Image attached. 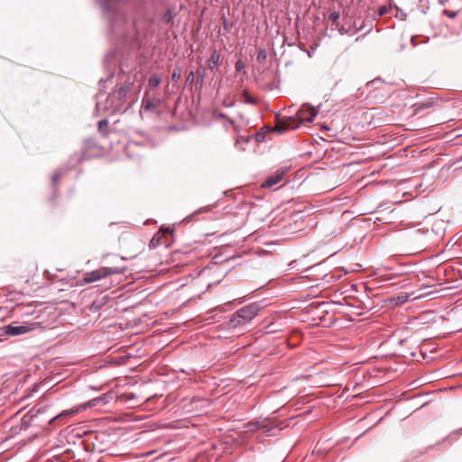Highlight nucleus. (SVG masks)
Segmentation results:
<instances>
[{"label": "nucleus", "mask_w": 462, "mask_h": 462, "mask_svg": "<svg viewBox=\"0 0 462 462\" xmlns=\"http://www.w3.org/2000/svg\"><path fill=\"white\" fill-rule=\"evenodd\" d=\"M333 304H341L339 301H332Z\"/></svg>", "instance_id": "obj_41"}, {"label": "nucleus", "mask_w": 462, "mask_h": 462, "mask_svg": "<svg viewBox=\"0 0 462 462\" xmlns=\"http://www.w3.org/2000/svg\"><path fill=\"white\" fill-rule=\"evenodd\" d=\"M44 273H46L47 278H48L49 280H51V281H52V280H53V279H52V277H51V275L50 274L49 271H45Z\"/></svg>", "instance_id": "obj_35"}, {"label": "nucleus", "mask_w": 462, "mask_h": 462, "mask_svg": "<svg viewBox=\"0 0 462 462\" xmlns=\"http://www.w3.org/2000/svg\"><path fill=\"white\" fill-rule=\"evenodd\" d=\"M331 29H336L341 35L349 34L353 35L356 31H353L351 28H346L345 25L339 24V23H336L334 26L331 27Z\"/></svg>", "instance_id": "obj_14"}, {"label": "nucleus", "mask_w": 462, "mask_h": 462, "mask_svg": "<svg viewBox=\"0 0 462 462\" xmlns=\"http://www.w3.org/2000/svg\"><path fill=\"white\" fill-rule=\"evenodd\" d=\"M103 15L107 19L108 27L111 32L118 35L125 31L127 20L121 10L124 0H96Z\"/></svg>", "instance_id": "obj_3"}, {"label": "nucleus", "mask_w": 462, "mask_h": 462, "mask_svg": "<svg viewBox=\"0 0 462 462\" xmlns=\"http://www.w3.org/2000/svg\"><path fill=\"white\" fill-rule=\"evenodd\" d=\"M264 139H265V133H263V132L259 131L254 135V140L256 143H262L264 141Z\"/></svg>", "instance_id": "obj_25"}, {"label": "nucleus", "mask_w": 462, "mask_h": 462, "mask_svg": "<svg viewBox=\"0 0 462 462\" xmlns=\"http://www.w3.org/2000/svg\"><path fill=\"white\" fill-rule=\"evenodd\" d=\"M76 411H77L68 410L60 414H55L51 411L48 401L42 399L31 409V426H37L45 430L49 425L54 424L64 417L74 414Z\"/></svg>", "instance_id": "obj_2"}, {"label": "nucleus", "mask_w": 462, "mask_h": 462, "mask_svg": "<svg viewBox=\"0 0 462 462\" xmlns=\"http://www.w3.org/2000/svg\"><path fill=\"white\" fill-rule=\"evenodd\" d=\"M162 22L166 24H171L173 23V15L171 9H167L166 12L163 14Z\"/></svg>", "instance_id": "obj_17"}, {"label": "nucleus", "mask_w": 462, "mask_h": 462, "mask_svg": "<svg viewBox=\"0 0 462 462\" xmlns=\"http://www.w3.org/2000/svg\"><path fill=\"white\" fill-rule=\"evenodd\" d=\"M339 16L340 14L337 11H334L329 14L328 20L332 22V26H334V24L337 23V21L338 20Z\"/></svg>", "instance_id": "obj_24"}, {"label": "nucleus", "mask_w": 462, "mask_h": 462, "mask_svg": "<svg viewBox=\"0 0 462 462\" xmlns=\"http://www.w3.org/2000/svg\"><path fill=\"white\" fill-rule=\"evenodd\" d=\"M204 82V76L200 72H197V78H196V84L199 86V88H202Z\"/></svg>", "instance_id": "obj_27"}, {"label": "nucleus", "mask_w": 462, "mask_h": 462, "mask_svg": "<svg viewBox=\"0 0 462 462\" xmlns=\"http://www.w3.org/2000/svg\"><path fill=\"white\" fill-rule=\"evenodd\" d=\"M162 230L163 232H168V233L172 232V230L171 229V227L162 228Z\"/></svg>", "instance_id": "obj_36"}, {"label": "nucleus", "mask_w": 462, "mask_h": 462, "mask_svg": "<svg viewBox=\"0 0 462 462\" xmlns=\"http://www.w3.org/2000/svg\"><path fill=\"white\" fill-rule=\"evenodd\" d=\"M4 334L6 336H19L29 332V326L18 325L16 322H13L10 325L2 328Z\"/></svg>", "instance_id": "obj_8"}, {"label": "nucleus", "mask_w": 462, "mask_h": 462, "mask_svg": "<svg viewBox=\"0 0 462 462\" xmlns=\"http://www.w3.org/2000/svg\"><path fill=\"white\" fill-rule=\"evenodd\" d=\"M84 159H85V156H84V153H83V152H81V153H79V154L75 153V154L73 155V157L70 159V162H71V163H74V162H76V163H78V162H81L82 161H84Z\"/></svg>", "instance_id": "obj_23"}, {"label": "nucleus", "mask_w": 462, "mask_h": 462, "mask_svg": "<svg viewBox=\"0 0 462 462\" xmlns=\"http://www.w3.org/2000/svg\"><path fill=\"white\" fill-rule=\"evenodd\" d=\"M411 297V294L408 292H400L396 296H393L390 299V302L395 306H401L406 303Z\"/></svg>", "instance_id": "obj_11"}, {"label": "nucleus", "mask_w": 462, "mask_h": 462, "mask_svg": "<svg viewBox=\"0 0 462 462\" xmlns=\"http://www.w3.org/2000/svg\"><path fill=\"white\" fill-rule=\"evenodd\" d=\"M245 427L246 430H248V431H255L260 429H263L264 425L260 421H251V422L245 424Z\"/></svg>", "instance_id": "obj_16"}, {"label": "nucleus", "mask_w": 462, "mask_h": 462, "mask_svg": "<svg viewBox=\"0 0 462 462\" xmlns=\"http://www.w3.org/2000/svg\"><path fill=\"white\" fill-rule=\"evenodd\" d=\"M101 306H102V302H100L99 300H95L91 305V310H97L100 309Z\"/></svg>", "instance_id": "obj_32"}, {"label": "nucleus", "mask_w": 462, "mask_h": 462, "mask_svg": "<svg viewBox=\"0 0 462 462\" xmlns=\"http://www.w3.org/2000/svg\"><path fill=\"white\" fill-rule=\"evenodd\" d=\"M251 139H252V136H250V135H248V136H243V135L238 136L236 141V147H237L241 151H245V145L247 143H249Z\"/></svg>", "instance_id": "obj_13"}, {"label": "nucleus", "mask_w": 462, "mask_h": 462, "mask_svg": "<svg viewBox=\"0 0 462 462\" xmlns=\"http://www.w3.org/2000/svg\"><path fill=\"white\" fill-rule=\"evenodd\" d=\"M194 81V72L190 71L186 78V84H192Z\"/></svg>", "instance_id": "obj_31"}, {"label": "nucleus", "mask_w": 462, "mask_h": 462, "mask_svg": "<svg viewBox=\"0 0 462 462\" xmlns=\"http://www.w3.org/2000/svg\"><path fill=\"white\" fill-rule=\"evenodd\" d=\"M236 71L240 72L245 68V64L243 60H238L235 64Z\"/></svg>", "instance_id": "obj_26"}, {"label": "nucleus", "mask_w": 462, "mask_h": 462, "mask_svg": "<svg viewBox=\"0 0 462 462\" xmlns=\"http://www.w3.org/2000/svg\"><path fill=\"white\" fill-rule=\"evenodd\" d=\"M208 208H201L200 209H199L197 212H195L194 214L189 216L188 217H186V221L187 222H189L191 220H193V217H194V215L195 214H198V213H200V212H208Z\"/></svg>", "instance_id": "obj_30"}, {"label": "nucleus", "mask_w": 462, "mask_h": 462, "mask_svg": "<svg viewBox=\"0 0 462 462\" xmlns=\"http://www.w3.org/2000/svg\"><path fill=\"white\" fill-rule=\"evenodd\" d=\"M108 120L102 119L98 122V130L103 134H107Z\"/></svg>", "instance_id": "obj_18"}, {"label": "nucleus", "mask_w": 462, "mask_h": 462, "mask_svg": "<svg viewBox=\"0 0 462 462\" xmlns=\"http://www.w3.org/2000/svg\"><path fill=\"white\" fill-rule=\"evenodd\" d=\"M153 241H154V238H152V239L151 240V242H150V246H154L155 242H153Z\"/></svg>", "instance_id": "obj_38"}, {"label": "nucleus", "mask_w": 462, "mask_h": 462, "mask_svg": "<svg viewBox=\"0 0 462 462\" xmlns=\"http://www.w3.org/2000/svg\"><path fill=\"white\" fill-rule=\"evenodd\" d=\"M223 28L226 32H228L230 30V24H229L227 19H226V18L223 21Z\"/></svg>", "instance_id": "obj_33"}, {"label": "nucleus", "mask_w": 462, "mask_h": 462, "mask_svg": "<svg viewBox=\"0 0 462 462\" xmlns=\"http://www.w3.org/2000/svg\"><path fill=\"white\" fill-rule=\"evenodd\" d=\"M162 77L158 74H153L150 77L148 85L150 88H154L160 85Z\"/></svg>", "instance_id": "obj_15"}, {"label": "nucleus", "mask_w": 462, "mask_h": 462, "mask_svg": "<svg viewBox=\"0 0 462 462\" xmlns=\"http://www.w3.org/2000/svg\"><path fill=\"white\" fill-rule=\"evenodd\" d=\"M259 307L253 303L237 310L229 320V326L233 328H242L248 324L254 317L257 316Z\"/></svg>", "instance_id": "obj_6"}, {"label": "nucleus", "mask_w": 462, "mask_h": 462, "mask_svg": "<svg viewBox=\"0 0 462 462\" xmlns=\"http://www.w3.org/2000/svg\"><path fill=\"white\" fill-rule=\"evenodd\" d=\"M318 108L310 106L309 103H305L301 106L300 109L297 112L296 116L279 117L275 116L276 124L274 125V131L279 134L285 132L288 129H297L301 124L307 122H313L315 116L318 115Z\"/></svg>", "instance_id": "obj_5"}, {"label": "nucleus", "mask_w": 462, "mask_h": 462, "mask_svg": "<svg viewBox=\"0 0 462 462\" xmlns=\"http://www.w3.org/2000/svg\"><path fill=\"white\" fill-rule=\"evenodd\" d=\"M65 171V170L63 169H60L58 171H56L52 177H51V182H52V185L55 186L57 184V182L59 181V180L61 178L63 172Z\"/></svg>", "instance_id": "obj_22"}, {"label": "nucleus", "mask_w": 462, "mask_h": 462, "mask_svg": "<svg viewBox=\"0 0 462 462\" xmlns=\"http://www.w3.org/2000/svg\"><path fill=\"white\" fill-rule=\"evenodd\" d=\"M457 433L461 434L462 433V428L460 430H457Z\"/></svg>", "instance_id": "obj_43"}, {"label": "nucleus", "mask_w": 462, "mask_h": 462, "mask_svg": "<svg viewBox=\"0 0 462 462\" xmlns=\"http://www.w3.org/2000/svg\"><path fill=\"white\" fill-rule=\"evenodd\" d=\"M388 12H389V7L386 5H382L378 8L377 14L379 16H383V15L386 14Z\"/></svg>", "instance_id": "obj_28"}, {"label": "nucleus", "mask_w": 462, "mask_h": 462, "mask_svg": "<svg viewBox=\"0 0 462 462\" xmlns=\"http://www.w3.org/2000/svg\"><path fill=\"white\" fill-rule=\"evenodd\" d=\"M104 398L101 397V398H96V399H93L90 402H91V405H96L97 402H99L100 401H102Z\"/></svg>", "instance_id": "obj_34"}, {"label": "nucleus", "mask_w": 462, "mask_h": 462, "mask_svg": "<svg viewBox=\"0 0 462 462\" xmlns=\"http://www.w3.org/2000/svg\"><path fill=\"white\" fill-rule=\"evenodd\" d=\"M136 76L134 73H125L120 69L116 76V84L112 92L106 97L103 104L97 99L96 106L97 110H111L112 113H125L137 100L139 87L135 86ZM102 97L101 94L97 98Z\"/></svg>", "instance_id": "obj_1"}, {"label": "nucleus", "mask_w": 462, "mask_h": 462, "mask_svg": "<svg viewBox=\"0 0 462 462\" xmlns=\"http://www.w3.org/2000/svg\"><path fill=\"white\" fill-rule=\"evenodd\" d=\"M39 309L31 310V337L37 334H45V339L51 338L54 335L51 331L57 327V319L51 309L43 308L42 305Z\"/></svg>", "instance_id": "obj_4"}, {"label": "nucleus", "mask_w": 462, "mask_h": 462, "mask_svg": "<svg viewBox=\"0 0 462 462\" xmlns=\"http://www.w3.org/2000/svg\"><path fill=\"white\" fill-rule=\"evenodd\" d=\"M243 96H244V102L245 104H249V105L256 104V100L254 97H252L246 90H244Z\"/></svg>", "instance_id": "obj_21"}, {"label": "nucleus", "mask_w": 462, "mask_h": 462, "mask_svg": "<svg viewBox=\"0 0 462 462\" xmlns=\"http://www.w3.org/2000/svg\"><path fill=\"white\" fill-rule=\"evenodd\" d=\"M120 270L116 267H101L97 270L86 273L85 282L88 283L95 282L102 278H106L111 274L119 273Z\"/></svg>", "instance_id": "obj_7"}, {"label": "nucleus", "mask_w": 462, "mask_h": 462, "mask_svg": "<svg viewBox=\"0 0 462 462\" xmlns=\"http://www.w3.org/2000/svg\"><path fill=\"white\" fill-rule=\"evenodd\" d=\"M383 82L380 79H375L373 81H370L368 84H367V87L370 88H375L377 87L378 85H381L383 84Z\"/></svg>", "instance_id": "obj_29"}, {"label": "nucleus", "mask_w": 462, "mask_h": 462, "mask_svg": "<svg viewBox=\"0 0 462 462\" xmlns=\"http://www.w3.org/2000/svg\"><path fill=\"white\" fill-rule=\"evenodd\" d=\"M153 241H154V238H152V239L151 240V242H150V246H154L155 242H153Z\"/></svg>", "instance_id": "obj_39"}, {"label": "nucleus", "mask_w": 462, "mask_h": 462, "mask_svg": "<svg viewBox=\"0 0 462 462\" xmlns=\"http://www.w3.org/2000/svg\"><path fill=\"white\" fill-rule=\"evenodd\" d=\"M219 60V55L217 54V51L214 50L213 53L211 54L210 58L208 60V67L210 70H214Z\"/></svg>", "instance_id": "obj_12"}, {"label": "nucleus", "mask_w": 462, "mask_h": 462, "mask_svg": "<svg viewBox=\"0 0 462 462\" xmlns=\"http://www.w3.org/2000/svg\"><path fill=\"white\" fill-rule=\"evenodd\" d=\"M286 169H279L273 175L266 178L263 186L265 188H271L276 184H278L283 178L286 173Z\"/></svg>", "instance_id": "obj_10"}, {"label": "nucleus", "mask_w": 462, "mask_h": 462, "mask_svg": "<svg viewBox=\"0 0 462 462\" xmlns=\"http://www.w3.org/2000/svg\"><path fill=\"white\" fill-rule=\"evenodd\" d=\"M33 391H36V390H35V388L31 389V390H30V393H32Z\"/></svg>", "instance_id": "obj_44"}, {"label": "nucleus", "mask_w": 462, "mask_h": 462, "mask_svg": "<svg viewBox=\"0 0 462 462\" xmlns=\"http://www.w3.org/2000/svg\"><path fill=\"white\" fill-rule=\"evenodd\" d=\"M116 55H117L116 51L111 50L106 53V55L105 57L104 66H105L106 69L110 71L109 76L107 77V79L106 80H108L114 77V71H111V70L115 69V68H116Z\"/></svg>", "instance_id": "obj_9"}, {"label": "nucleus", "mask_w": 462, "mask_h": 462, "mask_svg": "<svg viewBox=\"0 0 462 462\" xmlns=\"http://www.w3.org/2000/svg\"><path fill=\"white\" fill-rule=\"evenodd\" d=\"M182 70L180 67H176L171 74V79L174 82H178L181 79Z\"/></svg>", "instance_id": "obj_19"}, {"label": "nucleus", "mask_w": 462, "mask_h": 462, "mask_svg": "<svg viewBox=\"0 0 462 462\" xmlns=\"http://www.w3.org/2000/svg\"><path fill=\"white\" fill-rule=\"evenodd\" d=\"M104 81V79H100L99 83L102 84Z\"/></svg>", "instance_id": "obj_42"}, {"label": "nucleus", "mask_w": 462, "mask_h": 462, "mask_svg": "<svg viewBox=\"0 0 462 462\" xmlns=\"http://www.w3.org/2000/svg\"><path fill=\"white\" fill-rule=\"evenodd\" d=\"M26 420H25V416L23 418V424L22 426H25L26 427Z\"/></svg>", "instance_id": "obj_37"}, {"label": "nucleus", "mask_w": 462, "mask_h": 462, "mask_svg": "<svg viewBox=\"0 0 462 462\" xmlns=\"http://www.w3.org/2000/svg\"><path fill=\"white\" fill-rule=\"evenodd\" d=\"M449 17H455L456 16V14L455 13H451L448 14Z\"/></svg>", "instance_id": "obj_40"}, {"label": "nucleus", "mask_w": 462, "mask_h": 462, "mask_svg": "<svg viewBox=\"0 0 462 462\" xmlns=\"http://www.w3.org/2000/svg\"><path fill=\"white\" fill-rule=\"evenodd\" d=\"M266 59H267V52H266V51L264 49L258 50L257 55H256V60L259 63H263V62L265 61Z\"/></svg>", "instance_id": "obj_20"}]
</instances>
